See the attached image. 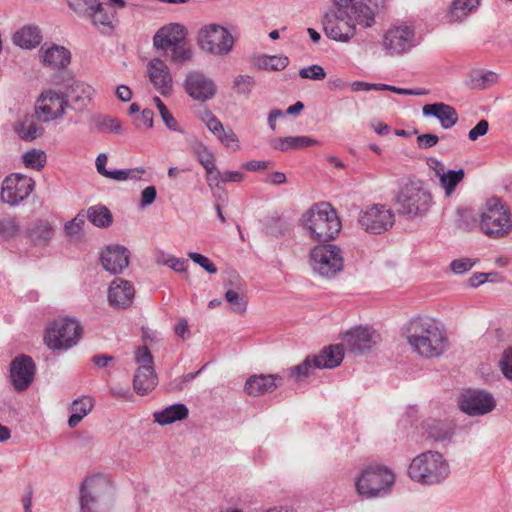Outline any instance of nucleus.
I'll list each match as a JSON object with an SVG mask.
<instances>
[{
    "label": "nucleus",
    "mask_w": 512,
    "mask_h": 512,
    "mask_svg": "<svg viewBox=\"0 0 512 512\" xmlns=\"http://www.w3.org/2000/svg\"><path fill=\"white\" fill-rule=\"evenodd\" d=\"M406 333L413 351L423 358H439L449 349L450 342L445 329L432 318H412L406 326Z\"/></svg>",
    "instance_id": "obj_1"
},
{
    "label": "nucleus",
    "mask_w": 512,
    "mask_h": 512,
    "mask_svg": "<svg viewBox=\"0 0 512 512\" xmlns=\"http://www.w3.org/2000/svg\"><path fill=\"white\" fill-rule=\"evenodd\" d=\"M115 500L111 479L101 473L86 476L79 486L80 512H110Z\"/></svg>",
    "instance_id": "obj_2"
},
{
    "label": "nucleus",
    "mask_w": 512,
    "mask_h": 512,
    "mask_svg": "<svg viewBox=\"0 0 512 512\" xmlns=\"http://www.w3.org/2000/svg\"><path fill=\"white\" fill-rule=\"evenodd\" d=\"M301 222L309 236L318 242L333 240L341 229L336 210L327 202L312 205L302 215Z\"/></svg>",
    "instance_id": "obj_3"
},
{
    "label": "nucleus",
    "mask_w": 512,
    "mask_h": 512,
    "mask_svg": "<svg viewBox=\"0 0 512 512\" xmlns=\"http://www.w3.org/2000/svg\"><path fill=\"white\" fill-rule=\"evenodd\" d=\"M479 228L490 239H503L512 232V212L499 198H489L480 213Z\"/></svg>",
    "instance_id": "obj_4"
},
{
    "label": "nucleus",
    "mask_w": 512,
    "mask_h": 512,
    "mask_svg": "<svg viewBox=\"0 0 512 512\" xmlns=\"http://www.w3.org/2000/svg\"><path fill=\"white\" fill-rule=\"evenodd\" d=\"M450 467L444 456L438 451H426L417 455L409 465V477L420 484L434 485L445 480Z\"/></svg>",
    "instance_id": "obj_5"
},
{
    "label": "nucleus",
    "mask_w": 512,
    "mask_h": 512,
    "mask_svg": "<svg viewBox=\"0 0 512 512\" xmlns=\"http://www.w3.org/2000/svg\"><path fill=\"white\" fill-rule=\"evenodd\" d=\"M394 482L395 475L388 467L371 465L356 478L355 487L359 495L376 498L388 494Z\"/></svg>",
    "instance_id": "obj_6"
},
{
    "label": "nucleus",
    "mask_w": 512,
    "mask_h": 512,
    "mask_svg": "<svg viewBox=\"0 0 512 512\" xmlns=\"http://www.w3.org/2000/svg\"><path fill=\"white\" fill-rule=\"evenodd\" d=\"M82 333L83 328L77 320L57 319L47 327L44 343L52 350H67L77 344Z\"/></svg>",
    "instance_id": "obj_7"
},
{
    "label": "nucleus",
    "mask_w": 512,
    "mask_h": 512,
    "mask_svg": "<svg viewBox=\"0 0 512 512\" xmlns=\"http://www.w3.org/2000/svg\"><path fill=\"white\" fill-rule=\"evenodd\" d=\"M197 43L208 54L226 56L233 50L235 39L227 28L210 23L198 31Z\"/></svg>",
    "instance_id": "obj_8"
},
{
    "label": "nucleus",
    "mask_w": 512,
    "mask_h": 512,
    "mask_svg": "<svg viewBox=\"0 0 512 512\" xmlns=\"http://www.w3.org/2000/svg\"><path fill=\"white\" fill-rule=\"evenodd\" d=\"M400 206L399 212L410 218L422 217L432 204L430 192L425 190L418 183H408L399 192L396 198Z\"/></svg>",
    "instance_id": "obj_9"
},
{
    "label": "nucleus",
    "mask_w": 512,
    "mask_h": 512,
    "mask_svg": "<svg viewBox=\"0 0 512 512\" xmlns=\"http://www.w3.org/2000/svg\"><path fill=\"white\" fill-rule=\"evenodd\" d=\"M358 224L369 234L381 235L395 224V213L385 204H371L359 212Z\"/></svg>",
    "instance_id": "obj_10"
},
{
    "label": "nucleus",
    "mask_w": 512,
    "mask_h": 512,
    "mask_svg": "<svg viewBox=\"0 0 512 512\" xmlns=\"http://www.w3.org/2000/svg\"><path fill=\"white\" fill-rule=\"evenodd\" d=\"M341 249L334 244L318 245L310 252V265L322 277H333L343 269Z\"/></svg>",
    "instance_id": "obj_11"
},
{
    "label": "nucleus",
    "mask_w": 512,
    "mask_h": 512,
    "mask_svg": "<svg viewBox=\"0 0 512 512\" xmlns=\"http://www.w3.org/2000/svg\"><path fill=\"white\" fill-rule=\"evenodd\" d=\"M416 45L415 30L407 25L393 26L382 37V46L390 56L408 53Z\"/></svg>",
    "instance_id": "obj_12"
},
{
    "label": "nucleus",
    "mask_w": 512,
    "mask_h": 512,
    "mask_svg": "<svg viewBox=\"0 0 512 512\" xmlns=\"http://www.w3.org/2000/svg\"><path fill=\"white\" fill-rule=\"evenodd\" d=\"M34 187L35 181L31 177L20 173H12L2 182L1 200L10 206H16L28 198Z\"/></svg>",
    "instance_id": "obj_13"
},
{
    "label": "nucleus",
    "mask_w": 512,
    "mask_h": 512,
    "mask_svg": "<svg viewBox=\"0 0 512 512\" xmlns=\"http://www.w3.org/2000/svg\"><path fill=\"white\" fill-rule=\"evenodd\" d=\"M458 403L459 409L469 416L488 414L496 406V401L491 393L473 389L463 391Z\"/></svg>",
    "instance_id": "obj_14"
},
{
    "label": "nucleus",
    "mask_w": 512,
    "mask_h": 512,
    "mask_svg": "<svg viewBox=\"0 0 512 512\" xmlns=\"http://www.w3.org/2000/svg\"><path fill=\"white\" fill-rule=\"evenodd\" d=\"M322 26L325 35L334 41L347 43L356 33L352 15L340 16L338 14L325 13L322 18Z\"/></svg>",
    "instance_id": "obj_15"
},
{
    "label": "nucleus",
    "mask_w": 512,
    "mask_h": 512,
    "mask_svg": "<svg viewBox=\"0 0 512 512\" xmlns=\"http://www.w3.org/2000/svg\"><path fill=\"white\" fill-rule=\"evenodd\" d=\"M343 341L350 352L362 355L377 346L382 338L376 330L359 326L347 331Z\"/></svg>",
    "instance_id": "obj_16"
},
{
    "label": "nucleus",
    "mask_w": 512,
    "mask_h": 512,
    "mask_svg": "<svg viewBox=\"0 0 512 512\" xmlns=\"http://www.w3.org/2000/svg\"><path fill=\"white\" fill-rule=\"evenodd\" d=\"M56 84H63L65 91L62 92L66 106H70L75 111L84 110L91 101L93 89L91 86L77 81L73 78L59 81V77L54 78Z\"/></svg>",
    "instance_id": "obj_17"
},
{
    "label": "nucleus",
    "mask_w": 512,
    "mask_h": 512,
    "mask_svg": "<svg viewBox=\"0 0 512 512\" xmlns=\"http://www.w3.org/2000/svg\"><path fill=\"white\" fill-rule=\"evenodd\" d=\"M35 363L30 356L19 355L10 364V379L16 391L26 390L34 380Z\"/></svg>",
    "instance_id": "obj_18"
},
{
    "label": "nucleus",
    "mask_w": 512,
    "mask_h": 512,
    "mask_svg": "<svg viewBox=\"0 0 512 512\" xmlns=\"http://www.w3.org/2000/svg\"><path fill=\"white\" fill-rule=\"evenodd\" d=\"M66 102L64 96L54 90H47L41 94L36 104V114L43 122H49L65 112Z\"/></svg>",
    "instance_id": "obj_19"
},
{
    "label": "nucleus",
    "mask_w": 512,
    "mask_h": 512,
    "mask_svg": "<svg viewBox=\"0 0 512 512\" xmlns=\"http://www.w3.org/2000/svg\"><path fill=\"white\" fill-rule=\"evenodd\" d=\"M185 90L194 100L205 102L214 97L217 88L212 79L199 71H193L186 76Z\"/></svg>",
    "instance_id": "obj_20"
},
{
    "label": "nucleus",
    "mask_w": 512,
    "mask_h": 512,
    "mask_svg": "<svg viewBox=\"0 0 512 512\" xmlns=\"http://www.w3.org/2000/svg\"><path fill=\"white\" fill-rule=\"evenodd\" d=\"M188 31L179 23H171L161 27L153 37V45L158 50L168 51L187 38Z\"/></svg>",
    "instance_id": "obj_21"
},
{
    "label": "nucleus",
    "mask_w": 512,
    "mask_h": 512,
    "mask_svg": "<svg viewBox=\"0 0 512 512\" xmlns=\"http://www.w3.org/2000/svg\"><path fill=\"white\" fill-rule=\"evenodd\" d=\"M130 253L122 245H110L101 253V264L111 274H119L128 267Z\"/></svg>",
    "instance_id": "obj_22"
},
{
    "label": "nucleus",
    "mask_w": 512,
    "mask_h": 512,
    "mask_svg": "<svg viewBox=\"0 0 512 512\" xmlns=\"http://www.w3.org/2000/svg\"><path fill=\"white\" fill-rule=\"evenodd\" d=\"M147 73L154 88L162 95L171 93L173 87L172 76L166 63L159 59H152L147 65Z\"/></svg>",
    "instance_id": "obj_23"
},
{
    "label": "nucleus",
    "mask_w": 512,
    "mask_h": 512,
    "mask_svg": "<svg viewBox=\"0 0 512 512\" xmlns=\"http://www.w3.org/2000/svg\"><path fill=\"white\" fill-rule=\"evenodd\" d=\"M135 289L132 284L122 278H115L109 287L108 301L116 308L129 307L134 299Z\"/></svg>",
    "instance_id": "obj_24"
},
{
    "label": "nucleus",
    "mask_w": 512,
    "mask_h": 512,
    "mask_svg": "<svg viewBox=\"0 0 512 512\" xmlns=\"http://www.w3.org/2000/svg\"><path fill=\"white\" fill-rule=\"evenodd\" d=\"M281 379L282 377L278 374L252 375L246 380L245 391L253 397L271 393L279 386L276 381Z\"/></svg>",
    "instance_id": "obj_25"
},
{
    "label": "nucleus",
    "mask_w": 512,
    "mask_h": 512,
    "mask_svg": "<svg viewBox=\"0 0 512 512\" xmlns=\"http://www.w3.org/2000/svg\"><path fill=\"white\" fill-rule=\"evenodd\" d=\"M422 113L424 116L435 117L444 129H450L458 122L455 108L443 102L424 105Z\"/></svg>",
    "instance_id": "obj_26"
},
{
    "label": "nucleus",
    "mask_w": 512,
    "mask_h": 512,
    "mask_svg": "<svg viewBox=\"0 0 512 512\" xmlns=\"http://www.w3.org/2000/svg\"><path fill=\"white\" fill-rule=\"evenodd\" d=\"M39 52L42 63L52 69H63L71 60L70 51L63 46L55 44L48 48L42 46Z\"/></svg>",
    "instance_id": "obj_27"
},
{
    "label": "nucleus",
    "mask_w": 512,
    "mask_h": 512,
    "mask_svg": "<svg viewBox=\"0 0 512 512\" xmlns=\"http://www.w3.org/2000/svg\"><path fill=\"white\" fill-rule=\"evenodd\" d=\"M314 359V368L317 369H332L339 366L343 360V345H331L323 348L319 354L312 355Z\"/></svg>",
    "instance_id": "obj_28"
},
{
    "label": "nucleus",
    "mask_w": 512,
    "mask_h": 512,
    "mask_svg": "<svg viewBox=\"0 0 512 512\" xmlns=\"http://www.w3.org/2000/svg\"><path fill=\"white\" fill-rule=\"evenodd\" d=\"M157 385V377L153 367L139 366L133 379V387L137 394L146 395Z\"/></svg>",
    "instance_id": "obj_29"
},
{
    "label": "nucleus",
    "mask_w": 512,
    "mask_h": 512,
    "mask_svg": "<svg viewBox=\"0 0 512 512\" xmlns=\"http://www.w3.org/2000/svg\"><path fill=\"white\" fill-rule=\"evenodd\" d=\"M315 144H318V141L308 136H288L283 138H276L273 139L270 143L273 149L282 152L297 150Z\"/></svg>",
    "instance_id": "obj_30"
},
{
    "label": "nucleus",
    "mask_w": 512,
    "mask_h": 512,
    "mask_svg": "<svg viewBox=\"0 0 512 512\" xmlns=\"http://www.w3.org/2000/svg\"><path fill=\"white\" fill-rule=\"evenodd\" d=\"M54 234V229L46 220H37L27 228L28 238L39 246H46Z\"/></svg>",
    "instance_id": "obj_31"
},
{
    "label": "nucleus",
    "mask_w": 512,
    "mask_h": 512,
    "mask_svg": "<svg viewBox=\"0 0 512 512\" xmlns=\"http://www.w3.org/2000/svg\"><path fill=\"white\" fill-rule=\"evenodd\" d=\"M42 35L37 26H24L13 35V42L17 46L25 49L35 48L40 44Z\"/></svg>",
    "instance_id": "obj_32"
},
{
    "label": "nucleus",
    "mask_w": 512,
    "mask_h": 512,
    "mask_svg": "<svg viewBox=\"0 0 512 512\" xmlns=\"http://www.w3.org/2000/svg\"><path fill=\"white\" fill-rule=\"evenodd\" d=\"M188 414L189 410L187 406L179 403L170 405L161 411L155 412L154 419L155 422L160 425H168L187 418Z\"/></svg>",
    "instance_id": "obj_33"
},
{
    "label": "nucleus",
    "mask_w": 512,
    "mask_h": 512,
    "mask_svg": "<svg viewBox=\"0 0 512 512\" xmlns=\"http://www.w3.org/2000/svg\"><path fill=\"white\" fill-rule=\"evenodd\" d=\"M426 432L428 437L436 442L451 441L455 433V426L449 421L434 420L427 424Z\"/></svg>",
    "instance_id": "obj_34"
},
{
    "label": "nucleus",
    "mask_w": 512,
    "mask_h": 512,
    "mask_svg": "<svg viewBox=\"0 0 512 512\" xmlns=\"http://www.w3.org/2000/svg\"><path fill=\"white\" fill-rule=\"evenodd\" d=\"M114 17L115 11L113 6L99 1V7L94 9L93 13H91L88 18L94 26L111 30L113 29L112 21Z\"/></svg>",
    "instance_id": "obj_35"
},
{
    "label": "nucleus",
    "mask_w": 512,
    "mask_h": 512,
    "mask_svg": "<svg viewBox=\"0 0 512 512\" xmlns=\"http://www.w3.org/2000/svg\"><path fill=\"white\" fill-rule=\"evenodd\" d=\"M94 400L91 397L83 396L73 401L71 405L72 414L68 419L70 428L76 427L81 420L92 410Z\"/></svg>",
    "instance_id": "obj_36"
},
{
    "label": "nucleus",
    "mask_w": 512,
    "mask_h": 512,
    "mask_svg": "<svg viewBox=\"0 0 512 512\" xmlns=\"http://www.w3.org/2000/svg\"><path fill=\"white\" fill-rule=\"evenodd\" d=\"M350 14L352 15L353 23L357 22L364 28L371 27L375 22L373 10L361 1L352 4Z\"/></svg>",
    "instance_id": "obj_37"
},
{
    "label": "nucleus",
    "mask_w": 512,
    "mask_h": 512,
    "mask_svg": "<svg viewBox=\"0 0 512 512\" xmlns=\"http://www.w3.org/2000/svg\"><path fill=\"white\" fill-rule=\"evenodd\" d=\"M86 218L97 227H108L113 220L109 209L100 205L88 208Z\"/></svg>",
    "instance_id": "obj_38"
},
{
    "label": "nucleus",
    "mask_w": 512,
    "mask_h": 512,
    "mask_svg": "<svg viewBox=\"0 0 512 512\" xmlns=\"http://www.w3.org/2000/svg\"><path fill=\"white\" fill-rule=\"evenodd\" d=\"M465 177V172L463 169L459 170H448L445 171L439 177L440 185L445 190V195L447 197L451 196L455 191L457 185L462 182Z\"/></svg>",
    "instance_id": "obj_39"
},
{
    "label": "nucleus",
    "mask_w": 512,
    "mask_h": 512,
    "mask_svg": "<svg viewBox=\"0 0 512 512\" xmlns=\"http://www.w3.org/2000/svg\"><path fill=\"white\" fill-rule=\"evenodd\" d=\"M289 59L286 56L261 55L255 59V65L259 69L281 71L287 67Z\"/></svg>",
    "instance_id": "obj_40"
},
{
    "label": "nucleus",
    "mask_w": 512,
    "mask_h": 512,
    "mask_svg": "<svg viewBox=\"0 0 512 512\" xmlns=\"http://www.w3.org/2000/svg\"><path fill=\"white\" fill-rule=\"evenodd\" d=\"M314 359L312 355H308L304 361L296 366L290 367L286 370L287 376L295 381L300 382L307 378L314 368Z\"/></svg>",
    "instance_id": "obj_41"
},
{
    "label": "nucleus",
    "mask_w": 512,
    "mask_h": 512,
    "mask_svg": "<svg viewBox=\"0 0 512 512\" xmlns=\"http://www.w3.org/2000/svg\"><path fill=\"white\" fill-rule=\"evenodd\" d=\"M479 0H454L450 8V20L459 21L477 8Z\"/></svg>",
    "instance_id": "obj_42"
},
{
    "label": "nucleus",
    "mask_w": 512,
    "mask_h": 512,
    "mask_svg": "<svg viewBox=\"0 0 512 512\" xmlns=\"http://www.w3.org/2000/svg\"><path fill=\"white\" fill-rule=\"evenodd\" d=\"M170 51L169 60L175 64H183L192 59L193 52L190 43L187 38L177 44L176 46L168 49Z\"/></svg>",
    "instance_id": "obj_43"
},
{
    "label": "nucleus",
    "mask_w": 512,
    "mask_h": 512,
    "mask_svg": "<svg viewBox=\"0 0 512 512\" xmlns=\"http://www.w3.org/2000/svg\"><path fill=\"white\" fill-rule=\"evenodd\" d=\"M16 132L21 139L33 141L43 135L44 129L41 125L33 121L25 120L16 127Z\"/></svg>",
    "instance_id": "obj_44"
},
{
    "label": "nucleus",
    "mask_w": 512,
    "mask_h": 512,
    "mask_svg": "<svg viewBox=\"0 0 512 512\" xmlns=\"http://www.w3.org/2000/svg\"><path fill=\"white\" fill-rule=\"evenodd\" d=\"M190 150L204 169H208V166L215 164L213 153L202 142L195 140L192 142Z\"/></svg>",
    "instance_id": "obj_45"
},
{
    "label": "nucleus",
    "mask_w": 512,
    "mask_h": 512,
    "mask_svg": "<svg viewBox=\"0 0 512 512\" xmlns=\"http://www.w3.org/2000/svg\"><path fill=\"white\" fill-rule=\"evenodd\" d=\"M46 158V153L39 149H31L22 156L24 165L35 170H40L45 166Z\"/></svg>",
    "instance_id": "obj_46"
},
{
    "label": "nucleus",
    "mask_w": 512,
    "mask_h": 512,
    "mask_svg": "<svg viewBox=\"0 0 512 512\" xmlns=\"http://www.w3.org/2000/svg\"><path fill=\"white\" fill-rule=\"evenodd\" d=\"M67 4L79 16L88 18L99 7V0H67Z\"/></svg>",
    "instance_id": "obj_47"
},
{
    "label": "nucleus",
    "mask_w": 512,
    "mask_h": 512,
    "mask_svg": "<svg viewBox=\"0 0 512 512\" xmlns=\"http://www.w3.org/2000/svg\"><path fill=\"white\" fill-rule=\"evenodd\" d=\"M225 299L231 305L234 312L244 314L247 309V298L243 292L229 289L225 293Z\"/></svg>",
    "instance_id": "obj_48"
},
{
    "label": "nucleus",
    "mask_w": 512,
    "mask_h": 512,
    "mask_svg": "<svg viewBox=\"0 0 512 512\" xmlns=\"http://www.w3.org/2000/svg\"><path fill=\"white\" fill-rule=\"evenodd\" d=\"M96 127L99 132H114L122 134V126L119 119L109 116H98L96 119Z\"/></svg>",
    "instance_id": "obj_49"
},
{
    "label": "nucleus",
    "mask_w": 512,
    "mask_h": 512,
    "mask_svg": "<svg viewBox=\"0 0 512 512\" xmlns=\"http://www.w3.org/2000/svg\"><path fill=\"white\" fill-rule=\"evenodd\" d=\"M20 225L16 217H8L0 220V238L9 240L18 235Z\"/></svg>",
    "instance_id": "obj_50"
},
{
    "label": "nucleus",
    "mask_w": 512,
    "mask_h": 512,
    "mask_svg": "<svg viewBox=\"0 0 512 512\" xmlns=\"http://www.w3.org/2000/svg\"><path fill=\"white\" fill-rule=\"evenodd\" d=\"M145 173L143 168L108 170L103 177L113 179L115 181H125L127 179H139Z\"/></svg>",
    "instance_id": "obj_51"
},
{
    "label": "nucleus",
    "mask_w": 512,
    "mask_h": 512,
    "mask_svg": "<svg viewBox=\"0 0 512 512\" xmlns=\"http://www.w3.org/2000/svg\"><path fill=\"white\" fill-rule=\"evenodd\" d=\"M85 219L86 215L80 212L72 220L68 221L64 226L67 236L71 238H79Z\"/></svg>",
    "instance_id": "obj_52"
},
{
    "label": "nucleus",
    "mask_w": 512,
    "mask_h": 512,
    "mask_svg": "<svg viewBox=\"0 0 512 512\" xmlns=\"http://www.w3.org/2000/svg\"><path fill=\"white\" fill-rule=\"evenodd\" d=\"M255 85V80L250 75H238L234 78V86L233 88L236 90L238 94H242L245 96L250 95L253 87Z\"/></svg>",
    "instance_id": "obj_53"
},
{
    "label": "nucleus",
    "mask_w": 512,
    "mask_h": 512,
    "mask_svg": "<svg viewBox=\"0 0 512 512\" xmlns=\"http://www.w3.org/2000/svg\"><path fill=\"white\" fill-rule=\"evenodd\" d=\"M154 102L159 110V114L167 126L168 129L173 131H180L178 128V124L174 116L169 112L165 104L162 102V100L159 97H154Z\"/></svg>",
    "instance_id": "obj_54"
},
{
    "label": "nucleus",
    "mask_w": 512,
    "mask_h": 512,
    "mask_svg": "<svg viewBox=\"0 0 512 512\" xmlns=\"http://www.w3.org/2000/svg\"><path fill=\"white\" fill-rule=\"evenodd\" d=\"M216 136L226 148L232 151H237L240 148L238 137L231 128H224L223 132Z\"/></svg>",
    "instance_id": "obj_55"
},
{
    "label": "nucleus",
    "mask_w": 512,
    "mask_h": 512,
    "mask_svg": "<svg viewBox=\"0 0 512 512\" xmlns=\"http://www.w3.org/2000/svg\"><path fill=\"white\" fill-rule=\"evenodd\" d=\"M206 170V180L208 186L213 189L217 188L218 190H223L222 184L223 182V173L218 170L215 164L208 166Z\"/></svg>",
    "instance_id": "obj_56"
},
{
    "label": "nucleus",
    "mask_w": 512,
    "mask_h": 512,
    "mask_svg": "<svg viewBox=\"0 0 512 512\" xmlns=\"http://www.w3.org/2000/svg\"><path fill=\"white\" fill-rule=\"evenodd\" d=\"M299 76L303 79L323 80L326 72L323 67L317 64L300 69Z\"/></svg>",
    "instance_id": "obj_57"
},
{
    "label": "nucleus",
    "mask_w": 512,
    "mask_h": 512,
    "mask_svg": "<svg viewBox=\"0 0 512 512\" xmlns=\"http://www.w3.org/2000/svg\"><path fill=\"white\" fill-rule=\"evenodd\" d=\"M188 257L196 264L201 266L205 271H207L210 274L217 273V267L214 263H212L206 256L197 253V252H190L188 253Z\"/></svg>",
    "instance_id": "obj_58"
},
{
    "label": "nucleus",
    "mask_w": 512,
    "mask_h": 512,
    "mask_svg": "<svg viewBox=\"0 0 512 512\" xmlns=\"http://www.w3.org/2000/svg\"><path fill=\"white\" fill-rule=\"evenodd\" d=\"M500 368L504 376L512 381V347L504 350L500 360Z\"/></svg>",
    "instance_id": "obj_59"
},
{
    "label": "nucleus",
    "mask_w": 512,
    "mask_h": 512,
    "mask_svg": "<svg viewBox=\"0 0 512 512\" xmlns=\"http://www.w3.org/2000/svg\"><path fill=\"white\" fill-rule=\"evenodd\" d=\"M135 360L140 366L153 367V356L147 346H141L136 350Z\"/></svg>",
    "instance_id": "obj_60"
},
{
    "label": "nucleus",
    "mask_w": 512,
    "mask_h": 512,
    "mask_svg": "<svg viewBox=\"0 0 512 512\" xmlns=\"http://www.w3.org/2000/svg\"><path fill=\"white\" fill-rule=\"evenodd\" d=\"M165 266H168L175 272L182 273L187 270L188 260L184 258H178L173 255H168L165 261Z\"/></svg>",
    "instance_id": "obj_61"
},
{
    "label": "nucleus",
    "mask_w": 512,
    "mask_h": 512,
    "mask_svg": "<svg viewBox=\"0 0 512 512\" xmlns=\"http://www.w3.org/2000/svg\"><path fill=\"white\" fill-rule=\"evenodd\" d=\"M333 1H334L333 7L327 13L338 14L340 16L351 15L350 9H351L352 4L354 3L353 0H333Z\"/></svg>",
    "instance_id": "obj_62"
},
{
    "label": "nucleus",
    "mask_w": 512,
    "mask_h": 512,
    "mask_svg": "<svg viewBox=\"0 0 512 512\" xmlns=\"http://www.w3.org/2000/svg\"><path fill=\"white\" fill-rule=\"evenodd\" d=\"M473 266L474 262L469 258L456 259L450 264L451 270L456 274H463L469 271Z\"/></svg>",
    "instance_id": "obj_63"
},
{
    "label": "nucleus",
    "mask_w": 512,
    "mask_h": 512,
    "mask_svg": "<svg viewBox=\"0 0 512 512\" xmlns=\"http://www.w3.org/2000/svg\"><path fill=\"white\" fill-rule=\"evenodd\" d=\"M489 129V123L486 120H480L475 127H473L469 133L468 137L471 141H476L480 136H484Z\"/></svg>",
    "instance_id": "obj_64"
}]
</instances>
